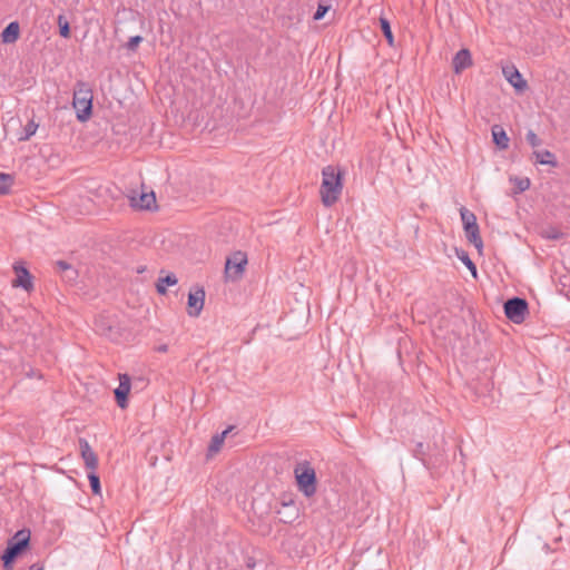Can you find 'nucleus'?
Segmentation results:
<instances>
[{
	"mask_svg": "<svg viewBox=\"0 0 570 570\" xmlns=\"http://www.w3.org/2000/svg\"><path fill=\"white\" fill-rule=\"evenodd\" d=\"M205 302V291L203 287L195 286L188 294V309L189 316L197 317L203 311Z\"/></svg>",
	"mask_w": 570,
	"mask_h": 570,
	"instance_id": "nucleus-9",
	"label": "nucleus"
},
{
	"mask_svg": "<svg viewBox=\"0 0 570 570\" xmlns=\"http://www.w3.org/2000/svg\"><path fill=\"white\" fill-rule=\"evenodd\" d=\"M247 264V256L245 253L238 250L235 252L232 257L226 259L225 275L227 278L236 281L240 278L244 273L245 265Z\"/></svg>",
	"mask_w": 570,
	"mask_h": 570,
	"instance_id": "nucleus-7",
	"label": "nucleus"
},
{
	"mask_svg": "<svg viewBox=\"0 0 570 570\" xmlns=\"http://www.w3.org/2000/svg\"><path fill=\"white\" fill-rule=\"evenodd\" d=\"M56 266H57V269L59 272H70L72 275L69 276V278H72V277H75L77 275V272L66 261H58V262H56Z\"/></svg>",
	"mask_w": 570,
	"mask_h": 570,
	"instance_id": "nucleus-28",
	"label": "nucleus"
},
{
	"mask_svg": "<svg viewBox=\"0 0 570 570\" xmlns=\"http://www.w3.org/2000/svg\"><path fill=\"white\" fill-rule=\"evenodd\" d=\"M72 106L76 110L77 119L81 122L87 121L92 115V90L85 81H78L73 89Z\"/></svg>",
	"mask_w": 570,
	"mask_h": 570,
	"instance_id": "nucleus-3",
	"label": "nucleus"
},
{
	"mask_svg": "<svg viewBox=\"0 0 570 570\" xmlns=\"http://www.w3.org/2000/svg\"><path fill=\"white\" fill-rule=\"evenodd\" d=\"M167 350H168V347H167V345H166V344L160 345V346H158V347H157V351H158V352H161V353L167 352Z\"/></svg>",
	"mask_w": 570,
	"mask_h": 570,
	"instance_id": "nucleus-37",
	"label": "nucleus"
},
{
	"mask_svg": "<svg viewBox=\"0 0 570 570\" xmlns=\"http://www.w3.org/2000/svg\"><path fill=\"white\" fill-rule=\"evenodd\" d=\"M379 22H380V29H381L382 33L384 35L389 46L393 47L394 46V36H393V32L391 29L390 21L385 17H380Z\"/></svg>",
	"mask_w": 570,
	"mask_h": 570,
	"instance_id": "nucleus-19",
	"label": "nucleus"
},
{
	"mask_svg": "<svg viewBox=\"0 0 570 570\" xmlns=\"http://www.w3.org/2000/svg\"><path fill=\"white\" fill-rule=\"evenodd\" d=\"M503 309L508 320L514 324H521L529 312V305L524 298L515 296L504 302Z\"/></svg>",
	"mask_w": 570,
	"mask_h": 570,
	"instance_id": "nucleus-6",
	"label": "nucleus"
},
{
	"mask_svg": "<svg viewBox=\"0 0 570 570\" xmlns=\"http://www.w3.org/2000/svg\"><path fill=\"white\" fill-rule=\"evenodd\" d=\"M562 236L563 234L553 227L546 230V237L549 239H560Z\"/></svg>",
	"mask_w": 570,
	"mask_h": 570,
	"instance_id": "nucleus-33",
	"label": "nucleus"
},
{
	"mask_svg": "<svg viewBox=\"0 0 570 570\" xmlns=\"http://www.w3.org/2000/svg\"><path fill=\"white\" fill-rule=\"evenodd\" d=\"M533 156L535 157V161L541 165H550L552 167L558 166L556 155L548 149L535 150L533 151Z\"/></svg>",
	"mask_w": 570,
	"mask_h": 570,
	"instance_id": "nucleus-17",
	"label": "nucleus"
},
{
	"mask_svg": "<svg viewBox=\"0 0 570 570\" xmlns=\"http://www.w3.org/2000/svg\"><path fill=\"white\" fill-rule=\"evenodd\" d=\"M156 289L159 294L164 295L166 294L167 292V288L164 284H161L160 279L158 278L157 283H156Z\"/></svg>",
	"mask_w": 570,
	"mask_h": 570,
	"instance_id": "nucleus-35",
	"label": "nucleus"
},
{
	"mask_svg": "<svg viewBox=\"0 0 570 570\" xmlns=\"http://www.w3.org/2000/svg\"><path fill=\"white\" fill-rule=\"evenodd\" d=\"M96 327H97V331H99L104 335H107L109 332H111V326L105 327L102 325V320L96 321Z\"/></svg>",
	"mask_w": 570,
	"mask_h": 570,
	"instance_id": "nucleus-34",
	"label": "nucleus"
},
{
	"mask_svg": "<svg viewBox=\"0 0 570 570\" xmlns=\"http://www.w3.org/2000/svg\"><path fill=\"white\" fill-rule=\"evenodd\" d=\"M461 220L465 237L469 243L473 244L479 250L483 247V240L480 235V228L476 222V216L465 207L460 208Z\"/></svg>",
	"mask_w": 570,
	"mask_h": 570,
	"instance_id": "nucleus-5",
	"label": "nucleus"
},
{
	"mask_svg": "<svg viewBox=\"0 0 570 570\" xmlns=\"http://www.w3.org/2000/svg\"><path fill=\"white\" fill-rule=\"evenodd\" d=\"M88 480L91 488V491L94 494H100L101 487H100V479L98 474H96L95 471H91L88 473Z\"/></svg>",
	"mask_w": 570,
	"mask_h": 570,
	"instance_id": "nucleus-24",
	"label": "nucleus"
},
{
	"mask_svg": "<svg viewBox=\"0 0 570 570\" xmlns=\"http://www.w3.org/2000/svg\"><path fill=\"white\" fill-rule=\"evenodd\" d=\"M503 73L507 80L517 90H524L527 88V81L522 78V75L514 67L504 68Z\"/></svg>",
	"mask_w": 570,
	"mask_h": 570,
	"instance_id": "nucleus-14",
	"label": "nucleus"
},
{
	"mask_svg": "<svg viewBox=\"0 0 570 570\" xmlns=\"http://www.w3.org/2000/svg\"><path fill=\"white\" fill-rule=\"evenodd\" d=\"M142 37L141 36H134V37H130L129 40L127 41L126 43V48L129 50V51H136L138 46L142 42Z\"/></svg>",
	"mask_w": 570,
	"mask_h": 570,
	"instance_id": "nucleus-29",
	"label": "nucleus"
},
{
	"mask_svg": "<svg viewBox=\"0 0 570 570\" xmlns=\"http://www.w3.org/2000/svg\"><path fill=\"white\" fill-rule=\"evenodd\" d=\"M514 184H515V187H517V191L518 193H523L527 189L530 188V179L529 178H518L515 177L513 179Z\"/></svg>",
	"mask_w": 570,
	"mask_h": 570,
	"instance_id": "nucleus-25",
	"label": "nucleus"
},
{
	"mask_svg": "<svg viewBox=\"0 0 570 570\" xmlns=\"http://www.w3.org/2000/svg\"><path fill=\"white\" fill-rule=\"evenodd\" d=\"M13 184V177L9 174L0 173V195H8Z\"/></svg>",
	"mask_w": 570,
	"mask_h": 570,
	"instance_id": "nucleus-22",
	"label": "nucleus"
},
{
	"mask_svg": "<svg viewBox=\"0 0 570 570\" xmlns=\"http://www.w3.org/2000/svg\"><path fill=\"white\" fill-rule=\"evenodd\" d=\"M298 490L307 498L313 497L317 490V479L314 468L309 462L298 463L294 469Z\"/></svg>",
	"mask_w": 570,
	"mask_h": 570,
	"instance_id": "nucleus-4",
	"label": "nucleus"
},
{
	"mask_svg": "<svg viewBox=\"0 0 570 570\" xmlns=\"http://www.w3.org/2000/svg\"><path fill=\"white\" fill-rule=\"evenodd\" d=\"M79 448L81 458L83 459L85 465L88 470L96 471L98 466V458L94 452L88 441L85 439H79Z\"/></svg>",
	"mask_w": 570,
	"mask_h": 570,
	"instance_id": "nucleus-12",
	"label": "nucleus"
},
{
	"mask_svg": "<svg viewBox=\"0 0 570 570\" xmlns=\"http://www.w3.org/2000/svg\"><path fill=\"white\" fill-rule=\"evenodd\" d=\"M414 456L422 461L423 465L426 469H432L434 466V463L431 462V460L425 459V446L422 442H419L413 451Z\"/></svg>",
	"mask_w": 570,
	"mask_h": 570,
	"instance_id": "nucleus-20",
	"label": "nucleus"
},
{
	"mask_svg": "<svg viewBox=\"0 0 570 570\" xmlns=\"http://www.w3.org/2000/svg\"><path fill=\"white\" fill-rule=\"evenodd\" d=\"M159 279H160L161 284H164L166 287L174 286L178 282L176 275L173 273L166 275L165 277H159Z\"/></svg>",
	"mask_w": 570,
	"mask_h": 570,
	"instance_id": "nucleus-32",
	"label": "nucleus"
},
{
	"mask_svg": "<svg viewBox=\"0 0 570 570\" xmlns=\"http://www.w3.org/2000/svg\"><path fill=\"white\" fill-rule=\"evenodd\" d=\"M525 139L528 144L535 148L542 144V140L538 137V135L533 130H529L525 135Z\"/></svg>",
	"mask_w": 570,
	"mask_h": 570,
	"instance_id": "nucleus-27",
	"label": "nucleus"
},
{
	"mask_svg": "<svg viewBox=\"0 0 570 570\" xmlns=\"http://www.w3.org/2000/svg\"><path fill=\"white\" fill-rule=\"evenodd\" d=\"M459 258L471 271V273L475 276L476 275V266L472 262V259L469 257L468 253L462 252V254L459 255Z\"/></svg>",
	"mask_w": 570,
	"mask_h": 570,
	"instance_id": "nucleus-26",
	"label": "nucleus"
},
{
	"mask_svg": "<svg viewBox=\"0 0 570 570\" xmlns=\"http://www.w3.org/2000/svg\"><path fill=\"white\" fill-rule=\"evenodd\" d=\"M130 206L138 209L151 210L156 209V196L154 191L150 193H141L139 196L131 195L129 196Z\"/></svg>",
	"mask_w": 570,
	"mask_h": 570,
	"instance_id": "nucleus-11",
	"label": "nucleus"
},
{
	"mask_svg": "<svg viewBox=\"0 0 570 570\" xmlns=\"http://www.w3.org/2000/svg\"><path fill=\"white\" fill-rule=\"evenodd\" d=\"M57 23L59 27V35L66 39L70 38L71 30H70V24H69V21L67 20V18L63 14H59L57 18Z\"/></svg>",
	"mask_w": 570,
	"mask_h": 570,
	"instance_id": "nucleus-21",
	"label": "nucleus"
},
{
	"mask_svg": "<svg viewBox=\"0 0 570 570\" xmlns=\"http://www.w3.org/2000/svg\"><path fill=\"white\" fill-rule=\"evenodd\" d=\"M330 10V6L323 3V2H320L318 6H317V9L313 16V19L314 20H321L324 18V16L326 14V12Z\"/></svg>",
	"mask_w": 570,
	"mask_h": 570,
	"instance_id": "nucleus-30",
	"label": "nucleus"
},
{
	"mask_svg": "<svg viewBox=\"0 0 570 570\" xmlns=\"http://www.w3.org/2000/svg\"><path fill=\"white\" fill-rule=\"evenodd\" d=\"M16 277L11 281L12 287H21L27 292L33 289L32 275L22 262H16L12 266Z\"/></svg>",
	"mask_w": 570,
	"mask_h": 570,
	"instance_id": "nucleus-8",
	"label": "nucleus"
},
{
	"mask_svg": "<svg viewBox=\"0 0 570 570\" xmlns=\"http://www.w3.org/2000/svg\"><path fill=\"white\" fill-rule=\"evenodd\" d=\"M29 570H45V566L42 562H35L30 566Z\"/></svg>",
	"mask_w": 570,
	"mask_h": 570,
	"instance_id": "nucleus-36",
	"label": "nucleus"
},
{
	"mask_svg": "<svg viewBox=\"0 0 570 570\" xmlns=\"http://www.w3.org/2000/svg\"><path fill=\"white\" fill-rule=\"evenodd\" d=\"M472 65L471 53L468 49L459 50L452 59V66L455 73H461Z\"/></svg>",
	"mask_w": 570,
	"mask_h": 570,
	"instance_id": "nucleus-13",
	"label": "nucleus"
},
{
	"mask_svg": "<svg viewBox=\"0 0 570 570\" xmlns=\"http://www.w3.org/2000/svg\"><path fill=\"white\" fill-rule=\"evenodd\" d=\"M19 35V23L17 21H12L2 30L1 40L3 43H13L18 40Z\"/></svg>",
	"mask_w": 570,
	"mask_h": 570,
	"instance_id": "nucleus-16",
	"label": "nucleus"
},
{
	"mask_svg": "<svg viewBox=\"0 0 570 570\" xmlns=\"http://www.w3.org/2000/svg\"><path fill=\"white\" fill-rule=\"evenodd\" d=\"M37 129H38V124L35 122V120L28 121V124L23 128L24 134H23V136H21L19 138V140L20 141L29 140L31 138V136H33L36 134Z\"/></svg>",
	"mask_w": 570,
	"mask_h": 570,
	"instance_id": "nucleus-23",
	"label": "nucleus"
},
{
	"mask_svg": "<svg viewBox=\"0 0 570 570\" xmlns=\"http://www.w3.org/2000/svg\"><path fill=\"white\" fill-rule=\"evenodd\" d=\"M282 505L284 508H292L294 510V512L291 514V515H287L286 518H282L281 520L285 523H288V522H292L295 517H296V508H295V504H294V501L291 500L289 502H282Z\"/></svg>",
	"mask_w": 570,
	"mask_h": 570,
	"instance_id": "nucleus-31",
	"label": "nucleus"
},
{
	"mask_svg": "<svg viewBox=\"0 0 570 570\" xmlns=\"http://www.w3.org/2000/svg\"><path fill=\"white\" fill-rule=\"evenodd\" d=\"M344 171L340 167L326 166L322 169L320 196L325 207L336 204L343 190Z\"/></svg>",
	"mask_w": 570,
	"mask_h": 570,
	"instance_id": "nucleus-1",
	"label": "nucleus"
},
{
	"mask_svg": "<svg viewBox=\"0 0 570 570\" xmlns=\"http://www.w3.org/2000/svg\"><path fill=\"white\" fill-rule=\"evenodd\" d=\"M131 387V380L130 376L126 373L119 374V385L114 391L115 399L117 402V405L120 409H126L128 406V394L130 392Z\"/></svg>",
	"mask_w": 570,
	"mask_h": 570,
	"instance_id": "nucleus-10",
	"label": "nucleus"
},
{
	"mask_svg": "<svg viewBox=\"0 0 570 570\" xmlns=\"http://www.w3.org/2000/svg\"><path fill=\"white\" fill-rule=\"evenodd\" d=\"M30 547V531L19 530L16 534L10 538L7 542V547L3 550L0 559L4 570H12L14 561L22 556Z\"/></svg>",
	"mask_w": 570,
	"mask_h": 570,
	"instance_id": "nucleus-2",
	"label": "nucleus"
},
{
	"mask_svg": "<svg viewBox=\"0 0 570 570\" xmlns=\"http://www.w3.org/2000/svg\"><path fill=\"white\" fill-rule=\"evenodd\" d=\"M491 134H492L493 142L500 150H505L509 148L510 139L502 126L493 125L491 128Z\"/></svg>",
	"mask_w": 570,
	"mask_h": 570,
	"instance_id": "nucleus-15",
	"label": "nucleus"
},
{
	"mask_svg": "<svg viewBox=\"0 0 570 570\" xmlns=\"http://www.w3.org/2000/svg\"><path fill=\"white\" fill-rule=\"evenodd\" d=\"M229 431H230V428L225 430L220 434H215L212 438L210 443L208 445V455H214L220 450V448L224 443V440Z\"/></svg>",
	"mask_w": 570,
	"mask_h": 570,
	"instance_id": "nucleus-18",
	"label": "nucleus"
}]
</instances>
